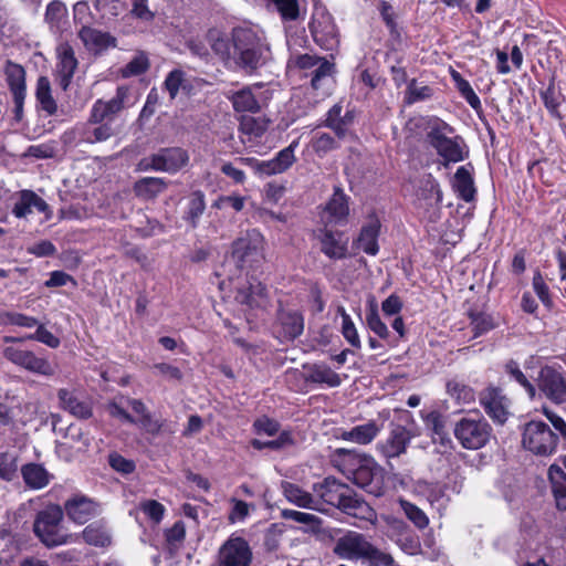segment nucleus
I'll list each match as a JSON object with an SVG mask.
<instances>
[{
    "mask_svg": "<svg viewBox=\"0 0 566 566\" xmlns=\"http://www.w3.org/2000/svg\"><path fill=\"white\" fill-rule=\"evenodd\" d=\"M206 39L214 52L221 60L228 61L233 59V52H231V45L226 35L218 29H209Z\"/></svg>",
    "mask_w": 566,
    "mask_h": 566,
    "instance_id": "nucleus-43",
    "label": "nucleus"
},
{
    "mask_svg": "<svg viewBox=\"0 0 566 566\" xmlns=\"http://www.w3.org/2000/svg\"><path fill=\"white\" fill-rule=\"evenodd\" d=\"M415 432L400 424H394L385 442L379 444L381 453L386 458H396L403 454L408 444L415 437Z\"/></svg>",
    "mask_w": 566,
    "mask_h": 566,
    "instance_id": "nucleus-18",
    "label": "nucleus"
},
{
    "mask_svg": "<svg viewBox=\"0 0 566 566\" xmlns=\"http://www.w3.org/2000/svg\"><path fill=\"white\" fill-rule=\"evenodd\" d=\"M10 345L3 348V357L13 365L23 368L30 373L50 376L53 375L54 369L42 353L24 349L20 344L9 343Z\"/></svg>",
    "mask_w": 566,
    "mask_h": 566,
    "instance_id": "nucleus-8",
    "label": "nucleus"
},
{
    "mask_svg": "<svg viewBox=\"0 0 566 566\" xmlns=\"http://www.w3.org/2000/svg\"><path fill=\"white\" fill-rule=\"evenodd\" d=\"M34 94L39 109L44 112L48 116L56 114L57 104L52 95L51 82L48 76H39Z\"/></svg>",
    "mask_w": 566,
    "mask_h": 566,
    "instance_id": "nucleus-26",
    "label": "nucleus"
},
{
    "mask_svg": "<svg viewBox=\"0 0 566 566\" xmlns=\"http://www.w3.org/2000/svg\"><path fill=\"white\" fill-rule=\"evenodd\" d=\"M4 74L7 85L12 96L27 94L25 70L21 64L8 60Z\"/></svg>",
    "mask_w": 566,
    "mask_h": 566,
    "instance_id": "nucleus-35",
    "label": "nucleus"
},
{
    "mask_svg": "<svg viewBox=\"0 0 566 566\" xmlns=\"http://www.w3.org/2000/svg\"><path fill=\"white\" fill-rule=\"evenodd\" d=\"M453 434L462 448L478 450L490 441L492 428L483 417L468 415L454 423Z\"/></svg>",
    "mask_w": 566,
    "mask_h": 566,
    "instance_id": "nucleus-6",
    "label": "nucleus"
},
{
    "mask_svg": "<svg viewBox=\"0 0 566 566\" xmlns=\"http://www.w3.org/2000/svg\"><path fill=\"white\" fill-rule=\"evenodd\" d=\"M20 472L25 486L30 490H42L46 488L53 479V474L41 463H25L21 467Z\"/></svg>",
    "mask_w": 566,
    "mask_h": 566,
    "instance_id": "nucleus-23",
    "label": "nucleus"
},
{
    "mask_svg": "<svg viewBox=\"0 0 566 566\" xmlns=\"http://www.w3.org/2000/svg\"><path fill=\"white\" fill-rule=\"evenodd\" d=\"M310 30L314 41L322 48L329 50L337 43L336 27L327 13H317L310 23Z\"/></svg>",
    "mask_w": 566,
    "mask_h": 566,
    "instance_id": "nucleus-15",
    "label": "nucleus"
},
{
    "mask_svg": "<svg viewBox=\"0 0 566 566\" xmlns=\"http://www.w3.org/2000/svg\"><path fill=\"white\" fill-rule=\"evenodd\" d=\"M251 444L256 450H263L265 448L279 450V449L285 448L287 446L294 444V440H293L291 432L283 431L274 440L263 442L258 439H254V440H252Z\"/></svg>",
    "mask_w": 566,
    "mask_h": 566,
    "instance_id": "nucleus-51",
    "label": "nucleus"
},
{
    "mask_svg": "<svg viewBox=\"0 0 566 566\" xmlns=\"http://www.w3.org/2000/svg\"><path fill=\"white\" fill-rule=\"evenodd\" d=\"M541 97L544 102L545 107L549 114L558 119L562 118L558 107L562 103L563 95L560 91L555 86V80L552 78L545 91L541 92Z\"/></svg>",
    "mask_w": 566,
    "mask_h": 566,
    "instance_id": "nucleus-44",
    "label": "nucleus"
},
{
    "mask_svg": "<svg viewBox=\"0 0 566 566\" xmlns=\"http://www.w3.org/2000/svg\"><path fill=\"white\" fill-rule=\"evenodd\" d=\"M431 87L427 85L419 86L416 80H411L408 84L405 101L407 104H413L416 102L427 99L431 97Z\"/></svg>",
    "mask_w": 566,
    "mask_h": 566,
    "instance_id": "nucleus-54",
    "label": "nucleus"
},
{
    "mask_svg": "<svg viewBox=\"0 0 566 566\" xmlns=\"http://www.w3.org/2000/svg\"><path fill=\"white\" fill-rule=\"evenodd\" d=\"M452 188L457 192L458 197L465 202L474 200L476 193L474 180L470 170L465 166H461L457 169L452 181Z\"/></svg>",
    "mask_w": 566,
    "mask_h": 566,
    "instance_id": "nucleus-27",
    "label": "nucleus"
},
{
    "mask_svg": "<svg viewBox=\"0 0 566 566\" xmlns=\"http://www.w3.org/2000/svg\"><path fill=\"white\" fill-rule=\"evenodd\" d=\"M280 333L285 339H295L304 329V318L296 311H282L279 314Z\"/></svg>",
    "mask_w": 566,
    "mask_h": 566,
    "instance_id": "nucleus-30",
    "label": "nucleus"
},
{
    "mask_svg": "<svg viewBox=\"0 0 566 566\" xmlns=\"http://www.w3.org/2000/svg\"><path fill=\"white\" fill-rule=\"evenodd\" d=\"M338 510L346 515L367 522H373L377 518L375 510L352 488L350 493L346 494V500L342 502Z\"/></svg>",
    "mask_w": 566,
    "mask_h": 566,
    "instance_id": "nucleus-21",
    "label": "nucleus"
},
{
    "mask_svg": "<svg viewBox=\"0 0 566 566\" xmlns=\"http://www.w3.org/2000/svg\"><path fill=\"white\" fill-rule=\"evenodd\" d=\"M80 38L85 46L95 52H99L108 46H115V39L108 33L101 32L91 28H82Z\"/></svg>",
    "mask_w": 566,
    "mask_h": 566,
    "instance_id": "nucleus-38",
    "label": "nucleus"
},
{
    "mask_svg": "<svg viewBox=\"0 0 566 566\" xmlns=\"http://www.w3.org/2000/svg\"><path fill=\"white\" fill-rule=\"evenodd\" d=\"M453 128L447 123L434 119L430 123L427 133L428 143L447 163H458L464 159L461 137H450Z\"/></svg>",
    "mask_w": 566,
    "mask_h": 566,
    "instance_id": "nucleus-7",
    "label": "nucleus"
},
{
    "mask_svg": "<svg viewBox=\"0 0 566 566\" xmlns=\"http://www.w3.org/2000/svg\"><path fill=\"white\" fill-rule=\"evenodd\" d=\"M59 62L56 63V73L60 75V85L66 90L71 84V44L67 41L62 42L57 49Z\"/></svg>",
    "mask_w": 566,
    "mask_h": 566,
    "instance_id": "nucleus-42",
    "label": "nucleus"
},
{
    "mask_svg": "<svg viewBox=\"0 0 566 566\" xmlns=\"http://www.w3.org/2000/svg\"><path fill=\"white\" fill-rule=\"evenodd\" d=\"M140 426L150 434L156 436L160 432H169L172 433L171 429H168L165 424V421L159 419H154L149 412L140 417L139 419Z\"/></svg>",
    "mask_w": 566,
    "mask_h": 566,
    "instance_id": "nucleus-60",
    "label": "nucleus"
},
{
    "mask_svg": "<svg viewBox=\"0 0 566 566\" xmlns=\"http://www.w3.org/2000/svg\"><path fill=\"white\" fill-rule=\"evenodd\" d=\"M253 559L249 542L237 535H231L219 548L217 566H251Z\"/></svg>",
    "mask_w": 566,
    "mask_h": 566,
    "instance_id": "nucleus-10",
    "label": "nucleus"
},
{
    "mask_svg": "<svg viewBox=\"0 0 566 566\" xmlns=\"http://www.w3.org/2000/svg\"><path fill=\"white\" fill-rule=\"evenodd\" d=\"M284 20H296L300 13L297 0H270Z\"/></svg>",
    "mask_w": 566,
    "mask_h": 566,
    "instance_id": "nucleus-56",
    "label": "nucleus"
},
{
    "mask_svg": "<svg viewBox=\"0 0 566 566\" xmlns=\"http://www.w3.org/2000/svg\"><path fill=\"white\" fill-rule=\"evenodd\" d=\"M532 284H533V289H534L536 295L542 301V303L546 307H551L553 302L551 298L549 289L539 272H537L534 275Z\"/></svg>",
    "mask_w": 566,
    "mask_h": 566,
    "instance_id": "nucleus-62",
    "label": "nucleus"
},
{
    "mask_svg": "<svg viewBox=\"0 0 566 566\" xmlns=\"http://www.w3.org/2000/svg\"><path fill=\"white\" fill-rule=\"evenodd\" d=\"M321 242V251L332 260H342L348 253V239L343 232L322 230L318 237Z\"/></svg>",
    "mask_w": 566,
    "mask_h": 566,
    "instance_id": "nucleus-19",
    "label": "nucleus"
},
{
    "mask_svg": "<svg viewBox=\"0 0 566 566\" xmlns=\"http://www.w3.org/2000/svg\"><path fill=\"white\" fill-rule=\"evenodd\" d=\"M548 478L552 483L553 494L555 496L558 509L566 511V473L565 471L553 464L548 469Z\"/></svg>",
    "mask_w": 566,
    "mask_h": 566,
    "instance_id": "nucleus-39",
    "label": "nucleus"
},
{
    "mask_svg": "<svg viewBox=\"0 0 566 566\" xmlns=\"http://www.w3.org/2000/svg\"><path fill=\"white\" fill-rule=\"evenodd\" d=\"M149 66L148 60L145 55L140 54L135 56L122 69L123 77H130L143 74Z\"/></svg>",
    "mask_w": 566,
    "mask_h": 566,
    "instance_id": "nucleus-58",
    "label": "nucleus"
},
{
    "mask_svg": "<svg viewBox=\"0 0 566 566\" xmlns=\"http://www.w3.org/2000/svg\"><path fill=\"white\" fill-rule=\"evenodd\" d=\"M206 209L205 195L201 191L191 193L188 202V210L186 219L190 222L192 228L198 226L199 219Z\"/></svg>",
    "mask_w": 566,
    "mask_h": 566,
    "instance_id": "nucleus-46",
    "label": "nucleus"
},
{
    "mask_svg": "<svg viewBox=\"0 0 566 566\" xmlns=\"http://www.w3.org/2000/svg\"><path fill=\"white\" fill-rule=\"evenodd\" d=\"M295 65L302 70H312L311 85L314 90L323 87L324 81L332 75L333 64L323 57L302 54L295 57Z\"/></svg>",
    "mask_w": 566,
    "mask_h": 566,
    "instance_id": "nucleus-14",
    "label": "nucleus"
},
{
    "mask_svg": "<svg viewBox=\"0 0 566 566\" xmlns=\"http://www.w3.org/2000/svg\"><path fill=\"white\" fill-rule=\"evenodd\" d=\"M380 230V223L377 219L371 220L368 224L361 228L359 237L357 238L355 244H357L358 249H361L365 253L369 255H376L379 251L378 247V235Z\"/></svg>",
    "mask_w": 566,
    "mask_h": 566,
    "instance_id": "nucleus-32",
    "label": "nucleus"
},
{
    "mask_svg": "<svg viewBox=\"0 0 566 566\" xmlns=\"http://www.w3.org/2000/svg\"><path fill=\"white\" fill-rule=\"evenodd\" d=\"M471 325L474 332V337H478L494 327L492 317L485 314H471Z\"/></svg>",
    "mask_w": 566,
    "mask_h": 566,
    "instance_id": "nucleus-61",
    "label": "nucleus"
},
{
    "mask_svg": "<svg viewBox=\"0 0 566 566\" xmlns=\"http://www.w3.org/2000/svg\"><path fill=\"white\" fill-rule=\"evenodd\" d=\"M32 198H33V191L25 189L20 191V197L18 201L14 203L12 213L17 218H25L28 214H30L32 210Z\"/></svg>",
    "mask_w": 566,
    "mask_h": 566,
    "instance_id": "nucleus-55",
    "label": "nucleus"
},
{
    "mask_svg": "<svg viewBox=\"0 0 566 566\" xmlns=\"http://www.w3.org/2000/svg\"><path fill=\"white\" fill-rule=\"evenodd\" d=\"M233 61L248 74L254 73L271 60V49L262 30L252 25L235 27L231 31Z\"/></svg>",
    "mask_w": 566,
    "mask_h": 566,
    "instance_id": "nucleus-2",
    "label": "nucleus"
},
{
    "mask_svg": "<svg viewBox=\"0 0 566 566\" xmlns=\"http://www.w3.org/2000/svg\"><path fill=\"white\" fill-rule=\"evenodd\" d=\"M521 436L522 447L537 457L553 455L563 438L549 423L537 419L525 422Z\"/></svg>",
    "mask_w": 566,
    "mask_h": 566,
    "instance_id": "nucleus-4",
    "label": "nucleus"
},
{
    "mask_svg": "<svg viewBox=\"0 0 566 566\" xmlns=\"http://www.w3.org/2000/svg\"><path fill=\"white\" fill-rule=\"evenodd\" d=\"M303 378L306 382L326 385L334 388L342 384V379L329 366L325 364L303 365Z\"/></svg>",
    "mask_w": 566,
    "mask_h": 566,
    "instance_id": "nucleus-22",
    "label": "nucleus"
},
{
    "mask_svg": "<svg viewBox=\"0 0 566 566\" xmlns=\"http://www.w3.org/2000/svg\"><path fill=\"white\" fill-rule=\"evenodd\" d=\"M337 147L338 144L335 138L327 133L317 134L312 139V148L319 157H324L326 154L336 149Z\"/></svg>",
    "mask_w": 566,
    "mask_h": 566,
    "instance_id": "nucleus-52",
    "label": "nucleus"
},
{
    "mask_svg": "<svg viewBox=\"0 0 566 566\" xmlns=\"http://www.w3.org/2000/svg\"><path fill=\"white\" fill-rule=\"evenodd\" d=\"M140 510L155 523L163 520L165 507L155 500H147L140 503Z\"/></svg>",
    "mask_w": 566,
    "mask_h": 566,
    "instance_id": "nucleus-64",
    "label": "nucleus"
},
{
    "mask_svg": "<svg viewBox=\"0 0 566 566\" xmlns=\"http://www.w3.org/2000/svg\"><path fill=\"white\" fill-rule=\"evenodd\" d=\"M480 403L486 415L500 424L507 420V399L502 390L496 387H488L480 394Z\"/></svg>",
    "mask_w": 566,
    "mask_h": 566,
    "instance_id": "nucleus-12",
    "label": "nucleus"
},
{
    "mask_svg": "<svg viewBox=\"0 0 566 566\" xmlns=\"http://www.w3.org/2000/svg\"><path fill=\"white\" fill-rule=\"evenodd\" d=\"M296 146L297 142H293L290 146L280 150L273 159L261 160L258 176L269 177L286 171L296 160L294 155Z\"/></svg>",
    "mask_w": 566,
    "mask_h": 566,
    "instance_id": "nucleus-20",
    "label": "nucleus"
},
{
    "mask_svg": "<svg viewBox=\"0 0 566 566\" xmlns=\"http://www.w3.org/2000/svg\"><path fill=\"white\" fill-rule=\"evenodd\" d=\"M18 476V457L9 453H0V479L11 482Z\"/></svg>",
    "mask_w": 566,
    "mask_h": 566,
    "instance_id": "nucleus-48",
    "label": "nucleus"
},
{
    "mask_svg": "<svg viewBox=\"0 0 566 566\" xmlns=\"http://www.w3.org/2000/svg\"><path fill=\"white\" fill-rule=\"evenodd\" d=\"M266 297L265 286L252 277L238 287L235 301L250 307L260 306Z\"/></svg>",
    "mask_w": 566,
    "mask_h": 566,
    "instance_id": "nucleus-25",
    "label": "nucleus"
},
{
    "mask_svg": "<svg viewBox=\"0 0 566 566\" xmlns=\"http://www.w3.org/2000/svg\"><path fill=\"white\" fill-rule=\"evenodd\" d=\"M45 21L54 33H62L66 30L67 8L59 0L50 2L45 11Z\"/></svg>",
    "mask_w": 566,
    "mask_h": 566,
    "instance_id": "nucleus-36",
    "label": "nucleus"
},
{
    "mask_svg": "<svg viewBox=\"0 0 566 566\" xmlns=\"http://www.w3.org/2000/svg\"><path fill=\"white\" fill-rule=\"evenodd\" d=\"M82 536L85 543L97 547H107L112 543V535L103 522H95L87 525Z\"/></svg>",
    "mask_w": 566,
    "mask_h": 566,
    "instance_id": "nucleus-40",
    "label": "nucleus"
},
{
    "mask_svg": "<svg viewBox=\"0 0 566 566\" xmlns=\"http://www.w3.org/2000/svg\"><path fill=\"white\" fill-rule=\"evenodd\" d=\"M325 210L328 214V222L331 223H339L346 219L349 208L347 197L340 188H335Z\"/></svg>",
    "mask_w": 566,
    "mask_h": 566,
    "instance_id": "nucleus-37",
    "label": "nucleus"
},
{
    "mask_svg": "<svg viewBox=\"0 0 566 566\" xmlns=\"http://www.w3.org/2000/svg\"><path fill=\"white\" fill-rule=\"evenodd\" d=\"M505 370L516 382H518L526 390L531 398L535 397V387L520 369L518 364L516 361L510 360L505 365Z\"/></svg>",
    "mask_w": 566,
    "mask_h": 566,
    "instance_id": "nucleus-53",
    "label": "nucleus"
},
{
    "mask_svg": "<svg viewBox=\"0 0 566 566\" xmlns=\"http://www.w3.org/2000/svg\"><path fill=\"white\" fill-rule=\"evenodd\" d=\"M281 490L284 497L292 504L303 507V509H315V500L314 496L304 491L297 484H294L289 481L281 482Z\"/></svg>",
    "mask_w": 566,
    "mask_h": 566,
    "instance_id": "nucleus-34",
    "label": "nucleus"
},
{
    "mask_svg": "<svg viewBox=\"0 0 566 566\" xmlns=\"http://www.w3.org/2000/svg\"><path fill=\"white\" fill-rule=\"evenodd\" d=\"M313 492L324 503L338 509L342 502L346 500V494L350 493V486L334 476H327L322 482L313 485Z\"/></svg>",
    "mask_w": 566,
    "mask_h": 566,
    "instance_id": "nucleus-13",
    "label": "nucleus"
},
{
    "mask_svg": "<svg viewBox=\"0 0 566 566\" xmlns=\"http://www.w3.org/2000/svg\"><path fill=\"white\" fill-rule=\"evenodd\" d=\"M167 181L158 177H144L134 184V192L138 198L153 200L167 189Z\"/></svg>",
    "mask_w": 566,
    "mask_h": 566,
    "instance_id": "nucleus-33",
    "label": "nucleus"
},
{
    "mask_svg": "<svg viewBox=\"0 0 566 566\" xmlns=\"http://www.w3.org/2000/svg\"><path fill=\"white\" fill-rule=\"evenodd\" d=\"M447 391L459 403L469 405L475 400L474 390L467 384L455 379L448 381Z\"/></svg>",
    "mask_w": 566,
    "mask_h": 566,
    "instance_id": "nucleus-45",
    "label": "nucleus"
},
{
    "mask_svg": "<svg viewBox=\"0 0 566 566\" xmlns=\"http://www.w3.org/2000/svg\"><path fill=\"white\" fill-rule=\"evenodd\" d=\"M367 326L380 338L386 339L389 336V331L386 324L380 319L378 307L376 303H370L369 310L366 314Z\"/></svg>",
    "mask_w": 566,
    "mask_h": 566,
    "instance_id": "nucleus-49",
    "label": "nucleus"
},
{
    "mask_svg": "<svg viewBox=\"0 0 566 566\" xmlns=\"http://www.w3.org/2000/svg\"><path fill=\"white\" fill-rule=\"evenodd\" d=\"M263 235L256 230H251L233 242L232 259L241 269L254 268L263 260Z\"/></svg>",
    "mask_w": 566,
    "mask_h": 566,
    "instance_id": "nucleus-9",
    "label": "nucleus"
},
{
    "mask_svg": "<svg viewBox=\"0 0 566 566\" xmlns=\"http://www.w3.org/2000/svg\"><path fill=\"white\" fill-rule=\"evenodd\" d=\"M541 392L556 405L566 402V375L552 366L541 368L537 378Z\"/></svg>",
    "mask_w": 566,
    "mask_h": 566,
    "instance_id": "nucleus-11",
    "label": "nucleus"
},
{
    "mask_svg": "<svg viewBox=\"0 0 566 566\" xmlns=\"http://www.w3.org/2000/svg\"><path fill=\"white\" fill-rule=\"evenodd\" d=\"M333 463L348 480L369 494L375 496L384 494L382 469L370 455L348 449H337Z\"/></svg>",
    "mask_w": 566,
    "mask_h": 566,
    "instance_id": "nucleus-1",
    "label": "nucleus"
},
{
    "mask_svg": "<svg viewBox=\"0 0 566 566\" xmlns=\"http://www.w3.org/2000/svg\"><path fill=\"white\" fill-rule=\"evenodd\" d=\"M457 88L473 109L481 108V101L467 80L459 81Z\"/></svg>",
    "mask_w": 566,
    "mask_h": 566,
    "instance_id": "nucleus-63",
    "label": "nucleus"
},
{
    "mask_svg": "<svg viewBox=\"0 0 566 566\" xmlns=\"http://www.w3.org/2000/svg\"><path fill=\"white\" fill-rule=\"evenodd\" d=\"M253 90V87L247 86L231 95L230 101L235 112L258 113L261 111V101Z\"/></svg>",
    "mask_w": 566,
    "mask_h": 566,
    "instance_id": "nucleus-31",
    "label": "nucleus"
},
{
    "mask_svg": "<svg viewBox=\"0 0 566 566\" xmlns=\"http://www.w3.org/2000/svg\"><path fill=\"white\" fill-rule=\"evenodd\" d=\"M128 94L129 88L127 86H118L116 95L109 101H96L91 114L93 123L96 124L102 123L105 119H112L117 113H119L125 107Z\"/></svg>",
    "mask_w": 566,
    "mask_h": 566,
    "instance_id": "nucleus-16",
    "label": "nucleus"
},
{
    "mask_svg": "<svg viewBox=\"0 0 566 566\" xmlns=\"http://www.w3.org/2000/svg\"><path fill=\"white\" fill-rule=\"evenodd\" d=\"M333 553L340 559L365 560L369 566H395L390 554L377 548L365 534L356 531H346L337 537Z\"/></svg>",
    "mask_w": 566,
    "mask_h": 566,
    "instance_id": "nucleus-3",
    "label": "nucleus"
},
{
    "mask_svg": "<svg viewBox=\"0 0 566 566\" xmlns=\"http://www.w3.org/2000/svg\"><path fill=\"white\" fill-rule=\"evenodd\" d=\"M400 506L407 518L415 524L418 528H424L429 524V518L426 513L415 504L401 500Z\"/></svg>",
    "mask_w": 566,
    "mask_h": 566,
    "instance_id": "nucleus-50",
    "label": "nucleus"
},
{
    "mask_svg": "<svg viewBox=\"0 0 566 566\" xmlns=\"http://www.w3.org/2000/svg\"><path fill=\"white\" fill-rule=\"evenodd\" d=\"M379 433V427L375 421H368L364 424L353 427L349 430H343L339 439L357 444L370 443Z\"/></svg>",
    "mask_w": 566,
    "mask_h": 566,
    "instance_id": "nucleus-28",
    "label": "nucleus"
},
{
    "mask_svg": "<svg viewBox=\"0 0 566 566\" xmlns=\"http://www.w3.org/2000/svg\"><path fill=\"white\" fill-rule=\"evenodd\" d=\"M63 517L64 512L59 504H49L36 512L33 533L44 546L52 548L67 542L62 526Z\"/></svg>",
    "mask_w": 566,
    "mask_h": 566,
    "instance_id": "nucleus-5",
    "label": "nucleus"
},
{
    "mask_svg": "<svg viewBox=\"0 0 566 566\" xmlns=\"http://www.w3.org/2000/svg\"><path fill=\"white\" fill-rule=\"evenodd\" d=\"M157 171L176 174L189 163L188 151L180 147L161 148L155 154L154 161Z\"/></svg>",
    "mask_w": 566,
    "mask_h": 566,
    "instance_id": "nucleus-17",
    "label": "nucleus"
},
{
    "mask_svg": "<svg viewBox=\"0 0 566 566\" xmlns=\"http://www.w3.org/2000/svg\"><path fill=\"white\" fill-rule=\"evenodd\" d=\"M281 516L284 520H291L298 524L307 525L313 530H318L322 524V520L314 514L300 512V511H295V510H290V509L282 510Z\"/></svg>",
    "mask_w": 566,
    "mask_h": 566,
    "instance_id": "nucleus-47",
    "label": "nucleus"
},
{
    "mask_svg": "<svg viewBox=\"0 0 566 566\" xmlns=\"http://www.w3.org/2000/svg\"><path fill=\"white\" fill-rule=\"evenodd\" d=\"M355 117L354 109H347L343 114V106L340 103H337L327 112L324 125L333 129L339 138H343L348 128L354 124Z\"/></svg>",
    "mask_w": 566,
    "mask_h": 566,
    "instance_id": "nucleus-24",
    "label": "nucleus"
},
{
    "mask_svg": "<svg viewBox=\"0 0 566 566\" xmlns=\"http://www.w3.org/2000/svg\"><path fill=\"white\" fill-rule=\"evenodd\" d=\"M4 323L9 325L25 327V328H33L39 325V321L33 317L29 316L19 312H6L3 314Z\"/></svg>",
    "mask_w": 566,
    "mask_h": 566,
    "instance_id": "nucleus-57",
    "label": "nucleus"
},
{
    "mask_svg": "<svg viewBox=\"0 0 566 566\" xmlns=\"http://www.w3.org/2000/svg\"><path fill=\"white\" fill-rule=\"evenodd\" d=\"M24 340H38L40 343L45 344L46 346L51 348H56L60 345V339L54 336L49 329L44 327L43 324H40L36 326V329L32 334H28L25 336L21 337H14V336H3V343H13V344H21Z\"/></svg>",
    "mask_w": 566,
    "mask_h": 566,
    "instance_id": "nucleus-41",
    "label": "nucleus"
},
{
    "mask_svg": "<svg viewBox=\"0 0 566 566\" xmlns=\"http://www.w3.org/2000/svg\"><path fill=\"white\" fill-rule=\"evenodd\" d=\"M240 127L243 134L254 138L261 137L266 130L265 123L253 117H244Z\"/></svg>",
    "mask_w": 566,
    "mask_h": 566,
    "instance_id": "nucleus-59",
    "label": "nucleus"
},
{
    "mask_svg": "<svg viewBox=\"0 0 566 566\" xmlns=\"http://www.w3.org/2000/svg\"><path fill=\"white\" fill-rule=\"evenodd\" d=\"M101 512V506L93 499L83 494H73V522L85 523Z\"/></svg>",
    "mask_w": 566,
    "mask_h": 566,
    "instance_id": "nucleus-29",
    "label": "nucleus"
}]
</instances>
